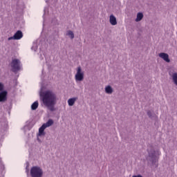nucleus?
Instances as JSON below:
<instances>
[{"mask_svg": "<svg viewBox=\"0 0 177 177\" xmlns=\"http://www.w3.org/2000/svg\"><path fill=\"white\" fill-rule=\"evenodd\" d=\"M40 100L41 102V106L47 107L50 111H56L55 106L57 103V96L55 92L50 90L42 92L40 94Z\"/></svg>", "mask_w": 177, "mask_h": 177, "instance_id": "1", "label": "nucleus"}, {"mask_svg": "<svg viewBox=\"0 0 177 177\" xmlns=\"http://www.w3.org/2000/svg\"><path fill=\"white\" fill-rule=\"evenodd\" d=\"M147 153L148 156L146 158L147 161L151 162L152 165H156L157 156H156V149H154V147L153 145H148Z\"/></svg>", "mask_w": 177, "mask_h": 177, "instance_id": "2", "label": "nucleus"}, {"mask_svg": "<svg viewBox=\"0 0 177 177\" xmlns=\"http://www.w3.org/2000/svg\"><path fill=\"white\" fill-rule=\"evenodd\" d=\"M31 177H42L44 176V170L39 166H33L30 169Z\"/></svg>", "mask_w": 177, "mask_h": 177, "instance_id": "3", "label": "nucleus"}, {"mask_svg": "<svg viewBox=\"0 0 177 177\" xmlns=\"http://www.w3.org/2000/svg\"><path fill=\"white\" fill-rule=\"evenodd\" d=\"M12 73H17L21 68V62L18 59H13L10 64Z\"/></svg>", "mask_w": 177, "mask_h": 177, "instance_id": "4", "label": "nucleus"}, {"mask_svg": "<svg viewBox=\"0 0 177 177\" xmlns=\"http://www.w3.org/2000/svg\"><path fill=\"white\" fill-rule=\"evenodd\" d=\"M75 80L76 82L84 81V72L82 71V68L78 66L77 69V73L75 75Z\"/></svg>", "mask_w": 177, "mask_h": 177, "instance_id": "5", "label": "nucleus"}, {"mask_svg": "<svg viewBox=\"0 0 177 177\" xmlns=\"http://www.w3.org/2000/svg\"><path fill=\"white\" fill-rule=\"evenodd\" d=\"M8 100V91H3L0 92V102H6Z\"/></svg>", "mask_w": 177, "mask_h": 177, "instance_id": "6", "label": "nucleus"}, {"mask_svg": "<svg viewBox=\"0 0 177 177\" xmlns=\"http://www.w3.org/2000/svg\"><path fill=\"white\" fill-rule=\"evenodd\" d=\"M159 57L163 59V60H165V62H166L167 63H169V62H171V60L169 59V55H168V54L165 53H159Z\"/></svg>", "mask_w": 177, "mask_h": 177, "instance_id": "7", "label": "nucleus"}, {"mask_svg": "<svg viewBox=\"0 0 177 177\" xmlns=\"http://www.w3.org/2000/svg\"><path fill=\"white\" fill-rule=\"evenodd\" d=\"M109 22L111 26H117V18H115L113 15H110Z\"/></svg>", "mask_w": 177, "mask_h": 177, "instance_id": "8", "label": "nucleus"}, {"mask_svg": "<svg viewBox=\"0 0 177 177\" xmlns=\"http://www.w3.org/2000/svg\"><path fill=\"white\" fill-rule=\"evenodd\" d=\"M78 100V97H72L68 100V106H71L75 104V102Z\"/></svg>", "mask_w": 177, "mask_h": 177, "instance_id": "9", "label": "nucleus"}, {"mask_svg": "<svg viewBox=\"0 0 177 177\" xmlns=\"http://www.w3.org/2000/svg\"><path fill=\"white\" fill-rule=\"evenodd\" d=\"M15 39H21L23 38V32L21 30H17L16 33L14 35Z\"/></svg>", "mask_w": 177, "mask_h": 177, "instance_id": "10", "label": "nucleus"}, {"mask_svg": "<svg viewBox=\"0 0 177 177\" xmlns=\"http://www.w3.org/2000/svg\"><path fill=\"white\" fill-rule=\"evenodd\" d=\"M45 129H46V127L45 125H42L39 129V136H44L45 135Z\"/></svg>", "mask_w": 177, "mask_h": 177, "instance_id": "11", "label": "nucleus"}, {"mask_svg": "<svg viewBox=\"0 0 177 177\" xmlns=\"http://www.w3.org/2000/svg\"><path fill=\"white\" fill-rule=\"evenodd\" d=\"M105 92L106 93H108L109 95H111V93H113V88L111 87V86H106L105 87Z\"/></svg>", "mask_w": 177, "mask_h": 177, "instance_id": "12", "label": "nucleus"}, {"mask_svg": "<svg viewBox=\"0 0 177 177\" xmlns=\"http://www.w3.org/2000/svg\"><path fill=\"white\" fill-rule=\"evenodd\" d=\"M43 125H44L46 127V128H48L49 127H52V125H53V120L49 119L46 122V123L44 124Z\"/></svg>", "mask_w": 177, "mask_h": 177, "instance_id": "13", "label": "nucleus"}, {"mask_svg": "<svg viewBox=\"0 0 177 177\" xmlns=\"http://www.w3.org/2000/svg\"><path fill=\"white\" fill-rule=\"evenodd\" d=\"M38 106H39V104L38 103V101H35L32 105L31 109L32 110H37L38 109Z\"/></svg>", "mask_w": 177, "mask_h": 177, "instance_id": "14", "label": "nucleus"}, {"mask_svg": "<svg viewBox=\"0 0 177 177\" xmlns=\"http://www.w3.org/2000/svg\"><path fill=\"white\" fill-rule=\"evenodd\" d=\"M143 19V13L142 12H138L137 14V18L136 19V21H140Z\"/></svg>", "mask_w": 177, "mask_h": 177, "instance_id": "15", "label": "nucleus"}, {"mask_svg": "<svg viewBox=\"0 0 177 177\" xmlns=\"http://www.w3.org/2000/svg\"><path fill=\"white\" fill-rule=\"evenodd\" d=\"M67 35H68V37H70L71 39H74V33L73 32V31L68 30L67 32Z\"/></svg>", "mask_w": 177, "mask_h": 177, "instance_id": "16", "label": "nucleus"}, {"mask_svg": "<svg viewBox=\"0 0 177 177\" xmlns=\"http://www.w3.org/2000/svg\"><path fill=\"white\" fill-rule=\"evenodd\" d=\"M147 114L149 118H153V112H151V111H147Z\"/></svg>", "mask_w": 177, "mask_h": 177, "instance_id": "17", "label": "nucleus"}, {"mask_svg": "<svg viewBox=\"0 0 177 177\" xmlns=\"http://www.w3.org/2000/svg\"><path fill=\"white\" fill-rule=\"evenodd\" d=\"M3 88H4L3 84L0 83V92L3 91Z\"/></svg>", "mask_w": 177, "mask_h": 177, "instance_id": "18", "label": "nucleus"}, {"mask_svg": "<svg viewBox=\"0 0 177 177\" xmlns=\"http://www.w3.org/2000/svg\"><path fill=\"white\" fill-rule=\"evenodd\" d=\"M12 39H16L15 35L13 37H8V41H12Z\"/></svg>", "mask_w": 177, "mask_h": 177, "instance_id": "19", "label": "nucleus"}, {"mask_svg": "<svg viewBox=\"0 0 177 177\" xmlns=\"http://www.w3.org/2000/svg\"><path fill=\"white\" fill-rule=\"evenodd\" d=\"M26 169V172L28 173V165H27Z\"/></svg>", "mask_w": 177, "mask_h": 177, "instance_id": "20", "label": "nucleus"}, {"mask_svg": "<svg viewBox=\"0 0 177 177\" xmlns=\"http://www.w3.org/2000/svg\"><path fill=\"white\" fill-rule=\"evenodd\" d=\"M32 49H34L35 51L37 50L36 48H34V46L32 47Z\"/></svg>", "mask_w": 177, "mask_h": 177, "instance_id": "21", "label": "nucleus"}]
</instances>
